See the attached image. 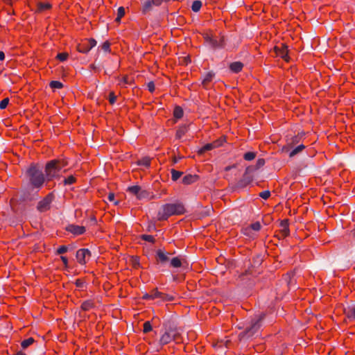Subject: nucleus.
Masks as SVG:
<instances>
[{
    "mask_svg": "<svg viewBox=\"0 0 355 355\" xmlns=\"http://www.w3.org/2000/svg\"><path fill=\"white\" fill-rule=\"evenodd\" d=\"M67 165V162L64 159H53L49 162L45 167L46 178L51 180L60 176L62 171L66 170L64 168Z\"/></svg>",
    "mask_w": 355,
    "mask_h": 355,
    "instance_id": "obj_1",
    "label": "nucleus"
},
{
    "mask_svg": "<svg viewBox=\"0 0 355 355\" xmlns=\"http://www.w3.org/2000/svg\"><path fill=\"white\" fill-rule=\"evenodd\" d=\"M26 175L29 182L34 188H40L44 182V175L40 167L36 164H31L26 171Z\"/></svg>",
    "mask_w": 355,
    "mask_h": 355,
    "instance_id": "obj_2",
    "label": "nucleus"
},
{
    "mask_svg": "<svg viewBox=\"0 0 355 355\" xmlns=\"http://www.w3.org/2000/svg\"><path fill=\"white\" fill-rule=\"evenodd\" d=\"M185 209L182 203H169L162 207L158 212L160 220H167L173 215H180L184 214Z\"/></svg>",
    "mask_w": 355,
    "mask_h": 355,
    "instance_id": "obj_3",
    "label": "nucleus"
},
{
    "mask_svg": "<svg viewBox=\"0 0 355 355\" xmlns=\"http://www.w3.org/2000/svg\"><path fill=\"white\" fill-rule=\"evenodd\" d=\"M266 314L265 313H261L255 318L251 320L250 324L247 327L245 330L241 332L239 335L240 339L243 338H250L254 336L261 327V322L265 319Z\"/></svg>",
    "mask_w": 355,
    "mask_h": 355,
    "instance_id": "obj_4",
    "label": "nucleus"
},
{
    "mask_svg": "<svg viewBox=\"0 0 355 355\" xmlns=\"http://www.w3.org/2000/svg\"><path fill=\"white\" fill-rule=\"evenodd\" d=\"M174 341L176 344L183 342V338L175 327L169 326L166 328L164 333L159 339V344L162 346Z\"/></svg>",
    "mask_w": 355,
    "mask_h": 355,
    "instance_id": "obj_5",
    "label": "nucleus"
},
{
    "mask_svg": "<svg viewBox=\"0 0 355 355\" xmlns=\"http://www.w3.org/2000/svg\"><path fill=\"white\" fill-rule=\"evenodd\" d=\"M19 226L25 236L34 235L44 230L42 223H21Z\"/></svg>",
    "mask_w": 355,
    "mask_h": 355,
    "instance_id": "obj_6",
    "label": "nucleus"
},
{
    "mask_svg": "<svg viewBox=\"0 0 355 355\" xmlns=\"http://www.w3.org/2000/svg\"><path fill=\"white\" fill-rule=\"evenodd\" d=\"M260 223H250L246 227L241 229L242 233L251 239H254L257 236V232L261 230Z\"/></svg>",
    "mask_w": 355,
    "mask_h": 355,
    "instance_id": "obj_7",
    "label": "nucleus"
},
{
    "mask_svg": "<svg viewBox=\"0 0 355 355\" xmlns=\"http://www.w3.org/2000/svg\"><path fill=\"white\" fill-rule=\"evenodd\" d=\"M92 257L90 250L87 248H81L77 250L76 254V258L79 264L85 266L87 261Z\"/></svg>",
    "mask_w": 355,
    "mask_h": 355,
    "instance_id": "obj_8",
    "label": "nucleus"
},
{
    "mask_svg": "<svg viewBox=\"0 0 355 355\" xmlns=\"http://www.w3.org/2000/svg\"><path fill=\"white\" fill-rule=\"evenodd\" d=\"M53 200V195L52 193L48 194L45 198L41 200L37 206V209L40 212H44L51 208V205Z\"/></svg>",
    "mask_w": 355,
    "mask_h": 355,
    "instance_id": "obj_9",
    "label": "nucleus"
},
{
    "mask_svg": "<svg viewBox=\"0 0 355 355\" xmlns=\"http://www.w3.org/2000/svg\"><path fill=\"white\" fill-rule=\"evenodd\" d=\"M96 41L93 39H89L82 44H79L77 46V49L79 52L83 53H87L92 48L96 45Z\"/></svg>",
    "mask_w": 355,
    "mask_h": 355,
    "instance_id": "obj_10",
    "label": "nucleus"
},
{
    "mask_svg": "<svg viewBox=\"0 0 355 355\" xmlns=\"http://www.w3.org/2000/svg\"><path fill=\"white\" fill-rule=\"evenodd\" d=\"M65 230L74 236L83 235L86 232V227L83 225H76L73 223L69 224L66 227Z\"/></svg>",
    "mask_w": 355,
    "mask_h": 355,
    "instance_id": "obj_11",
    "label": "nucleus"
},
{
    "mask_svg": "<svg viewBox=\"0 0 355 355\" xmlns=\"http://www.w3.org/2000/svg\"><path fill=\"white\" fill-rule=\"evenodd\" d=\"M279 229L275 231V236L278 239H284L289 236V223H279Z\"/></svg>",
    "mask_w": 355,
    "mask_h": 355,
    "instance_id": "obj_12",
    "label": "nucleus"
},
{
    "mask_svg": "<svg viewBox=\"0 0 355 355\" xmlns=\"http://www.w3.org/2000/svg\"><path fill=\"white\" fill-rule=\"evenodd\" d=\"M170 259L163 250L158 249L156 250L155 255V264L164 265L169 261Z\"/></svg>",
    "mask_w": 355,
    "mask_h": 355,
    "instance_id": "obj_13",
    "label": "nucleus"
},
{
    "mask_svg": "<svg viewBox=\"0 0 355 355\" xmlns=\"http://www.w3.org/2000/svg\"><path fill=\"white\" fill-rule=\"evenodd\" d=\"M163 0H146L144 2L142 12L146 13L150 11L153 6H159L162 4Z\"/></svg>",
    "mask_w": 355,
    "mask_h": 355,
    "instance_id": "obj_14",
    "label": "nucleus"
},
{
    "mask_svg": "<svg viewBox=\"0 0 355 355\" xmlns=\"http://www.w3.org/2000/svg\"><path fill=\"white\" fill-rule=\"evenodd\" d=\"M275 51L277 56L284 59L286 61H288V49L287 46L284 44H281L280 46H276L275 47Z\"/></svg>",
    "mask_w": 355,
    "mask_h": 355,
    "instance_id": "obj_15",
    "label": "nucleus"
},
{
    "mask_svg": "<svg viewBox=\"0 0 355 355\" xmlns=\"http://www.w3.org/2000/svg\"><path fill=\"white\" fill-rule=\"evenodd\" d=\"M225 45L224 37H217L214 36L213 42L210 46L214 49H223L225 47Z\"/></svg>",
    "mask_w": 355,
    "mask_h": 355,
    "instance_id": "obj_16",
    "label": "nucleus"
},
{
    "mask_svg": "<svg viewBox=\"0 0 355 355\" xmlns=\"http://www.w3.org/2000/svg\"><path fill=\"white\" fill-rule=\"evenodd\" d=\"M220 143L218 141H216L213 143L207 144L205 146H203L199 150V154H203L206 151L211 150L218 146H220Z\"/></svg>",
    "mask_w": 355,
    "mask_h": 355,
    "instance_id": "obj_17",
    "label": "nucleus"
},
{
    "mask_svg": "<svg viewBox=\"0 0 355 355\" xmlns=\"http://www.w3.org/2000/svg\"><path fill=\"white\" fill-rule=\"evenodd\" d=\"M160 295V291H158L157 288H153L150 293H146L143 296L142 299L146 300H155L158 298V296Z\"/></svg>",
    "mask_w": 355,
    "mask_h": 355,
    "instance_id": "obj_18",
    "label": "nucleus"
},
{
    "mask_svg": "<svg viewBox=\"0 0 355 355\" xmlns=\"http://www.w3.org/2000/svg\"><path fill=\"white\" fill-rule=\"evenodd\" d=\"M95 307L94 300H87L84 301L80 306V309L84 311H88Z\"/></svg>",
    "mask_w": 355,
    "mask_h": 355,
    "instance_id": "obj_19",
    "label": "nucleus"
},
{
    "mask_svg": "<svg viewBox=\"0 0 355 355\" xmlns=\"http://www.w3.org/2000/svg\"><path fill=\"white\" fill-rule=\"evenodd\" d=\"M243 68V64L241 62H234L230 64V69L233 73H239Z\"/></svg>",
    "mask_w": 355,
    "mask_h": 355,
    "instance_id": "obj_20",
    "label": "nucleus"
},
{
    "mask_svg": "<svg viewBox=\"0 0 355 355\" xmlns=\"http://www.w3.org/2000/svg\"><path fill=\"white\" fill-rule=\"evenodd\" d=\"M343 313L349 319L355 320V306L344 309Z\"/></svg>",
    "mask_w": 355,
    "mask_h": 355,
    "instance_id": "obj_21",
    "label": "nucleus"
},
{
    "mask_svg": "<svg viewBox=\"0 0 355 355\" xmlns=\"http://www.w3.org/2000/svg\"><path fill=\"white\" fill-rule=\"evenodd\" d=\"M188 131V126L187 125H182L180 126L176 132V138L181 139Z\"/></svg>",
    "mask_w": 355,
    "mask_h": 355,
    "instance_id": "obj_22",
    "label": "nucleus"
},
{
    "mask_svg": "<svg viewBox=\"0 0 355 355\" xmlns=\"http://www.w3.org/2000/svg\"><path fill=\"white\" fill-rule=\"evenodd\" d=\"M130 262L134 269H138L141 267L140 264V257L139 256H132Z\"/></svg>",
    "mask_w": 355,
    "mask_h": 355,
    "instance_id": "obj_23",
    "label": "nucleus"
},
{
    "mask_svg": "<svg viewBox=\"0 0 355 355\" xmlns=\"http://www.w3.org/2000/svg\"><path fill=\"white\" fill-rule=\"evenodd\" d=\"M158 298H159L162 302H172L175 300V297L173 295L162 292H160V295L158 296Z\"/></svg>",
    "mask_w": 355,
    "mask_h": 355,
    "instance_id": "obj_24",
    "label": "nucleus"
},
{
    "mask_svg": "<svg viewBox=\"0 0 355 355\" xmlns=\"http://www.w3.org/2000/svg\"><path fill=\"white\" fill-rule=\"evenodd\" d=\"M128 191H130L131 193L137 196L139 198H141V187L139 186H132L128 188Z\"/></svg>",
    "mask_w": 355,
    "mask_h": 355,
    "instance_id": "obj_25",
    "label": "nucleus"
},
{
    "mask_svg": "<svg viewBox=\"0 0 355 355\" xmlns=\"http://www.w3.org/2000/svg\"><path fill=\"white\" fill-rule=\"evenodd\" d=\"M137 164L145 167H148L150 165V158L148 157H144L137 161Z\"/></svg>",
    "mask_w": 355,
    "mask_h": 355,
    "instance_id": "obj_26",
    "label": "nucleus"
},
{
    "mask_svg": "<svg viewBox=\"0 0 355 355\" xmlns=\"http://www.w3.org/2000/svg\"><path fill=\"white\" fill-rule=\"evenodd\" d=\"M214 76V73H212V72H208L204 77L202 81V84L203 85L204 87H206L207 85L210 83L213 78Z\"/></svg>",
    "mask_w": 355,
    "mask_h": 355,
    "instance_id": "obj_27",
    "label": "nucleus"
},
{
    "mask_svg": "<svg viewBox=\"0 0 355 355\" xmlns=\"http://www.w3.org/2000/svg\"><path fill=\"white\" fill-rule=\"evenodd\" d=\"M35 342V339L32 337H30L27 339L24 340L21 343V346L23 349H26L28 347H29L30 345H31L32 344H33Z\"/></svg>",
    "mask_w": 355,
    "mask_h": 355,
    "instance_id": "obj_28",
    "label": "nucleus"
},
{
    "mask_svg": "<svg viewBox=\"0 0 355 355\" xmlns=\"http://www.w3.org/2000/svg\"><path fill=\"white\" fill-rule=\"evenodd\" d=\"M305 148V146L303 145V144H301L298 146H297L296 148H295L293 150H292L290 153H289V156L291 157H294L295 155H296L297 153H299L300 152H301L302 150H304Z\"/></svg>",
    "mask_w": 355,
    "mask_h": 355,
    "instance_id": "obj_29",
    "label": "nucleus"
},
{
    "mask_svg": "<svg viewBox=\"0 0 355 355\" xmlns=\"http://www.w3.org/2000/svg\"><path fill=\"white\" fill-rule=\"evenodd\" d=\"M139 238L143 241H148L151 243H155V239L152 235L141 234L139 236Z\"/></svg>",
    "mask_w": 355,
    "mask_h": 355,
    "instance_id": "obj_30",
    "label": "nucleus"
},
{
    "mask_svg": "<svg viewBox=\"0 0 355 355\" xmlns=\"http://www.w3.org/2000/svg\"><path fill=\"white\" fill-rule=\"evenodd\" d=\"M171 266H173V268H180L182 266V261L180 260V259L178 257H173L171 260Z\"/></svg>",
    "mask_w": 355,
    "mask_h": 355,
    "instance_id": "obj_31",
    "label": "nucleus"
},
{
    "mask_svg": "<svg viewBox=\"0 0 355 355\" xmlns=\"http://www.w3.org/2000/svg\"><path fill=\"white\" fill-rule=\"evenodd\" d=\"M202 7V2L200 1H194L191 6V9L193 12H198Z\"/></svg>",
    "mask_w": 355,
    "mask_h": 355,
    "instance_id": "obj_32",
    "label": "nucleus"
},
{
    "mask_svg": "<svg viewBox=\"0 0 355 355\" xmlns=\"http://www.w3.org/2000/svg\"><path fill=\"white\" fill-rule=\"evenodd\" d=\"M51 8V4L49 3H40L37 5V10L39 12H42L44 10H48Z\"/></svg>",
    "mask_w": 355,
    "mask_h": 355,
    "instance_id": "obj_33",
    "label": "nucleus"
},
{
    "mask_svg": "<svg viewBox=\"0 0 355 355\" xmlns=\"http://www.w3.org/2000/svg\"><path fill=\"white\" fill-rule=\"evenodd\" d=\"M173 115L176 119H180L183 116V110L180 107H175L173 112Z\"/></svg>",
    "mask_w": 355,
    "mask_h": 355,
    "instance_id": "obj_34",
    "label": "nucleus"
},
{
    "mask_svg": "<svg viewBox=\"0 0 355 355\" xmlns=\"http://www.w3.org/2000/svg\"><path fill=\"white\" fill-rule=\"evenodd\" d=\"M153 329L152 324L150 321H146L143 324V332L147 334Z\"/></svg>",
    "mask_w": 355,
    "mask_h": 355,
    "instance_id": "obj_35",
    "label": "nucleus"
},
{
    "mask_svg": "<svg viewBox=\"0 0 355 355\" xmlns=\"http://www.w3.org/2000/svg\"><path fill=\"white\" fill-rule=\"evenodd\" d=\"M49 85L52 89H61L63 87V84L58 80H52Z\"/></svg>",
    "mask_w": 355,
    "mask_h": 355,
    "instance_id": "obj_36",
    "label": "nucleus"
},
{
    "mask_svg": "<svg viewBox=\"0 0 355 355\" xmlns=\"http://www.w3.org/2000/svg\"><path fill=\"white\" fill-rule=\"evenodd\" d=\"M182 175V172L176 171L175 169L171 170V178L173 181L178 180L181 177Z\"/></svg>",
    "mask_w": 355,
    "mask_h": 355,
    "instance_id": "obj_37",
    "label": "nucleus"
},
{
    "mask_svg": "<svg viewBox=\"0 0 355 355\" xmlns=\"http://www.w3.org/2000/svg\"><path fill=\"white\" fill-rule=\"evenodd\" d=\"M255 157H256V153H254V152H248L243 155L244 159L247 160V161L253 160L255 158Z\"/></svg>",
    "mask_w": 355,
    "mask_h": 355,
    "instance_id": "obj_38",
    "label": "nucleus"
},
{
    "mask_svg": "<svg viewBox=\"0 0 355 355\" xmlns=\"http://www.w3.org/2000/svg\"><path fill=\"white\" fill-rule=\"evenodd\" d=\"M68 246L65 245H60L55 252L56 254H62L68 251Z\"/></svg>",
    "mask_w": 355,
    "mask_h": 355,
    "instance_id": "obj_39",
    "label": "nucleus"
},
{
    "mask_svg": "<svg viewBox=\"0 0 355 355\" xmlns=\"http://www.w3.org/2000/svg\"><path fill=\"white\" fill-rule=\"evenodd\" d=\"M76 182V178L73 175L69 176L67 178H65L64 180V183L65 185H70L73 184Z\"/></svg>",
    "mask_w": 355,
    "mask_h": 355,
    "instance_id": "obj_40",
    "label": "nucleus"
},
{
    "mask_svg": "<svg viewBox=\"0 0 355 355\" xmlns=\"http://www.w3.org/2000/svg\"><path fill=\"white\" fill-rule=\"evenodd\" d=\"M68 56H69V54L67 53H58L56 56V58L62 61V62H64L65 61L67 58H68Z\"/></svg>",
    "mask_w": 355,
    "mask_h": 355,
    "instance_id": "obj_41",
    "label": "nucleus"
},
{
    "mask_svg": "<svg viewBox=\"0 0 355 355\" xmlns=\"http://www.w3.org/2000/svg\"><path fill=\"white\" fill-rule=\"evenodd\" d=\"M124 15H125V9H124V8L123 7H119L118 8L116 20L119 21L121 19V18L124 16Z\"/></svg>",
    "mask_w": 355,
    "mask_h": 355,
    "instance_id": "obj_42",
    "label": "nucleus"
},
{
    "mask_svg": "<svg viewBox=\"0 0 355 355\" xmlns=\"http://www.w3.org/2000/svg\"><path fill=\"white\" fill-rule=\"evenodd\" d=\"M85 283V279H77L74 284L77 288H83Z\"/></svg>",
    "mask_w": 355,
    "mask_h": 355,
    "instance_id": "obj_43",
    "label": "nucleus"
},
{
    "mask_svg": "<svg viewBox=\"0 0 355 355\" xmlns=\"http://www.w3.org/2000/svg\"><path fill=\"white\" fill-rule=\"evenodd\" d=\"M193 177L192 175H186L183 178L182 182L184 184H189L193 182Z\"/></svg>",
    "mask_w": 355,
    "mask_h": 355,
    "instance_id": "obj_44",
    "label": "nucleus"
},
{
    "mask_svg": "<svg viewBox=\"0 0 355 355\" xmlns=\"http://www.w3.org/2000/svg\"><path fill=\"white\" fill-rule=\"evenodd\" d=\"M131 80L129 78L128 76H123L120 80V85H130Z\"/></svg>",
    "mask_w": 355,
    "mask_h": 355,
    "instance_id": "obj_45",
    "label": "nucleus"
},
{
    "mask_svg": "<svg viewBox=\"0 0 355 355\" xmlns=\"http://www.w3.org/2000/svg\"><path fill=\"white\" fill-rule=\"evenodd\" d=\"M9 103V98H5L2 101H0V109L3 110L5 109Z\"/></svg>",
    "mask_w": 355,
    "mask_h": 355,
    "instance_id": "obj_46",
    "label": "nucleus"
},
{
    "mask_svg": "<svg viewBox=\"0 0 355 355\" xmlns=\"http://www.w3.org/2000/svg\"><path fill=\"white\" fill-rule=\"evenodd\" d=\"M108 100L110 103L112 105H113L116 102V96L114 94L113 92L110 93Z\"/></svg>",
    "mask_w": 355,
    "mask_h": 355,
    "instance_id": "obj_47",
    "label": "nucleus"
},
{
    "mask_svg": "<svg viewBox=\"0 0 355 355\" xmlns=\"http://www.w3.org/2000/svg\"><path fill=\"white\" fill-rule=\"evenodd\" d=\"M114 193H110L107 196V200L110 202H113L114 205H118L119 202L118 201H115L114 200Z\"/></svg>",
    "mask_w": 355,
    "mask_h": 355,
    "instance_id": "obj_48",
    "label": "nucleus"
},
{
    "mask_svg": "<svg viewBox=\"0 0 355 355\" xmlns=\"http://www.w3.org/2000/svg\"><path fill=\"white\" fill-rule=\"evenodd\" d=\"M214 37V36L209 34H206L204 37L205 42L209 45H211V44L212 43Z\"/></svg>",
    "mask_w": 355,
    "mask_h": 355,
    "instance_id": "obj_49",
    "label": "nucleus"
},
{
    "mask_svg": "<svg viewBox=\"0 0 355 355\" xmlns=\"http://www.w3.org/2000/svg\"><path fill=\"white\" fill-rule=\"evenodd\" d=\"M270 196V193L269 191H264L259 193V196L262 198L263 199H268Z\"/></svg>",
    "mask_w": 355,
    "mask_h": 355,
    "instance_id": "obj_50",
    "label": "nucleus"
},
{
    "mask_svg": "<svg viewBox=\"0 0 355 355\" xmlns=\"http://www.w3.org/2000/svg\"><path fill=\"white\" fill-rule=\"evenodd\" d=\"M101 48L104 51L109 52L110 50V44L108 42H105L102 44Z\"/></svg>",
    "mask_w": 355,
    "mask_h": 355,
    "instance_id": "obj_51",
    "label": "nucleus"
},
{
    "mask_svg": "<svg viewBox=\"0 0 355 355\" xmlns=\"http://www.w3.org/2000/svg\"><path fill=\"white\" fill-rule=\"evenodd\" d=\"M148 89L150 92L153 93L155 89V86L153 82H149L147 85Z\"/></svg>",
    "mask_w": 355,
    "mask_h": 355,
    "instance_id": "obj_52",
    "label": "nucleus"
},
{
    "mask_svg": "<svg viewBox=\"0 0 355 355\" xmlns=\"http://www.w3.org/2000/svg\"><path fill=\"white\" fill-rule=\"evenodd\" d=\"M60 259H61V260H62V261L63 263L64 268H69V265H68V259H67V257H65V256L61 255Z\"/></svg>",
    "mask_w": 355,
    "mask_h": 355,
    "instance_id": "obj_53",
    "label": "nucleus"
},
{
    "mask_svg": "<svg viewBox=\"0 0 355 355\" xmlns=\"http://www.w3.org/2000/svg\"><path fill=\"white\" fill-rule=\"evenodd\" d=\"M264 164H265V160L263 159H259L257 161L255 169H257V168L263 166Z\"/></svg>",
    "mask_w": 355,
    "mask_h": 355,
    "instance_id": "obj_54",
    "label": "nucleus"
},
{
    "mask_svg": "<svg viewBox=\"0 0 355 355\" xmlns=\"http://www.w3.org/2000/svg\"><path fill=\"white\" fill-rule=\"evenodd\" d=\"M156 226L155 223H148V227L146 228V230L148 232H151L152 230H155Z\"/></svg>",
    "mask_w": 355,
    "mask_h": 355,
    "instance_id": "obj_55",
    "label": "nucleus"
},
{
    "mask_svg": "<svg viewBox=\"0 0 355 355\" xmlns=\"http://www.w3.org/2000/svg\"><path fill=\"white\" fill-rule=\"evenodd\" d=\"M318 227L319 230H324L325 228V223H320V225H318Z\"/></svg>",
    "mask_w": 355,
    "mask_h": 355,
    "instance_id": "obj_56",
    "label": "nucleus"
},
{
    "mask_svg": "<svg viewBox=\"0 0 355 355\" xmlns=\"http://www.w3.org/2000/svg\"><path fill=\"white\" fill-rule=\"evenodd\" d=\"M5 58V54L3 51H0V60H3Z\"/></svg>",
    "mask_w": 355,
    "mask_h": 355,
    "instance_id": "obj_57",
    "label": "nucleus"
},
{
    "mask_svg": "<svg viewBox=\"0 0 355 355\" xmlns=\"http://www.w3.org/2000/svg\"><path fill=\"white\" fill-rule=\"evenodd\" d=\"M13 355H26V354L22 351H19L17 353L14 354Z\"/></svg>",
    "mask_w": 355,
    "mask_h": 355,
    "instance_id": "obj_58",
    "label": "nucleus"
},
{
    "mask_svg": "<svg viewBox=\"0 0 355 355\" xmlns=\"http://www.w3.org/2000/svg\"><path fill=\"white\" fill-rule=\"evenodd\" d=\"M251 170H252V168H251V167H248V168H246V173H248V172L250 171Z\"/></svg>",
    "mask_w": 355,
    "mask_h": 355,
    "instance_id": "obj_59",
    "label": "nucleus"
},
{
    "mask_svg": "<svg viewBox=\"0 0 355 355\" xmlns=\"http://www.w3.org/2000/svg\"><path fill=\"white\" fill-rule=\"evenodd\" d=\"M209 211H210V209H209V208H207V211H206V214H209Z\"/></svg>",
    "mask_w": 355,
    "mask_h": 355,
    "instance_id": "obj_60",
    "label": "nucleus"
},
{
    "mask_svg": "<svg viewBox=\"0 0 355 355\" xmlns=\"http://www.w3.org/2000/svg\"><path fill=\"white\" fill-rule=\"evenodd\" d=\"M280 222H282V223L288 222V220L287 219H284V220H282Z\"/></svg>",
    "mask_w": 355,
    "mask_h": 355,
    "instance_id": "obj_61",
    "label": "nucleus"
}]
</instances>
